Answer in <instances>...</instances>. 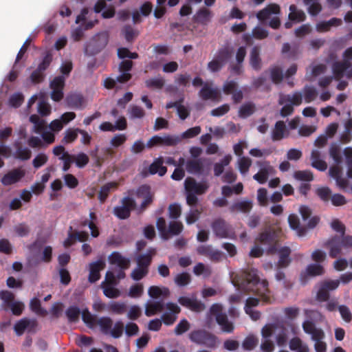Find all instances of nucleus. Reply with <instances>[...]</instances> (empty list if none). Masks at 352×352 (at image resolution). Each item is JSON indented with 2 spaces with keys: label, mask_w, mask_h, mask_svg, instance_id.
<instances>
[{
  "label": "nucleus",
  "mask_w": 352,
  "mask_h": 352,
  "mask_svg": "<svg viewBox=\"0 0 352 352\" xmlns=\"http://www.w3.org/2000/svg\"><path fill=\"white\" fill-rule=\"evenodd\" d=\"M241 276V281L239 286L241 290L258 296L265 304L272 303L268 282L266 280H260L256 269L248 267L242 271Z\"/></svg>",
  "instance_id": "nucleus-1"
},
{
  "label": "nucleus",
  "mask_w": 352,
  "mask_h": 352,
  "mask_svg": "<svg viewBox=\"0 0 352 352\" xmlns=\"http://www.w3.org/2000/svg\"><path fill=\"white\" fill-rule=\"evenodd\" d=\"M190 340L199 345L214 349L217 346V337L213 333L203 329L195 330L189 334Z\"/></svg>",
  "instance_id": "nucleus-2"
},
{
  "label": "nucleus",
  "mask_w": 352,
  "mask_h": 352,
  "mask_svg": "<svg viewBox=\"0 0 352 352\" xmlns=\"http://www.w3.org/2000/svg\"><path fill=\"white\" fill-rule=\"evenodd\" d=\"M223 307L221 305L215 303L210 308L211 315L215 316L217 323L221 327V330L226 333H232L234 327L232 322L229 321L226 313L222 311Z\"/></svg>",
  "instance_id": "nucleus-3"
},
{
  "label": "nucleus",
  "mask_w": 352,
  "mask_h": 352,
  "mask_svg": "<svg viewBox=\"0 0 352 352\" xmlns=\"http://www.w3.org/2000/svg\"><path fill=\"white\" fill-rule=\"evenodd\" d=\"M214 234L219 239H233L235 232L233 228L222 218L214 219L211 223Z\"/></svg>",
  "instance_id": "nucleus-4"
},
{
  "label": "nucleus",
  "mask_w": 352,
  "mask_h": 352,
  "mask_svg": "<svg viewBox=\"0 0 352 352\" xmlns=\"http://www.w3.org/2000/svg\"><path fill=\"white\" fill-rule=\"evenodd\" d=\"M122 206L113 208V214L120 219H128L131 212L136 206L135 200L130 197H125L121 200Z\"/></svg>",
  "instance_id": "nucleus-5"
},
{
  "label": "nucleus",
  "mask_w": 352,
  "mask_h": 352,
  "mask_svg": "<svg viewBox=\"0 0 352 352\" xmlns=\"http://www.w3.org/2000/svg\"><path fill=\"white\" fill-rule=\"evenodd\" d=\"M184 187L186 192L201 195L206 193L209 185L206 181L199 183L194 178L188 177L185 179Z\"/></svg>",
  "instance_id": "nucleus-6"
},
{
  "label": "nucleus",
  "mask_w": 352,
  "mask_h": 352,
  "mask_svg": "<svg viewBox=\"0 0 352 352\" xmlns=\"http://www.w3.org/2000/svg\"><path fill=\"white\" fill-rule=\"evenodd\" d=\"M256 164L260 167V170L253 178L259 184H263L267 181L269 175L275 173L274 168L268 161L257 162Z\"/></svg>",
  "instance_id": "nucleus-7"
},
{
  "label": "nucleus",
  "mask_w": 352,
  "mask_h": 352,
  "mask_svg": "<svg viewBox=\"0 0 352 352\" xmlns=\"http://www.w3.org/2000/svg\"><path fill=\"white\" fill-rule=\"evenodd\" d=\"M324 246L329 250V255L331 258H337L342 254L343 243L341 236L335 235L329 239L324 244Z\"/></svg>",
  "instance_id": "nucleus-8"
},
{
  "label": "nucleus",
  "mask_w": 352,
  "mask_h": 352,
  "mask_svg": "<svg viewBox=\"0 0 352 352\" xmlns=\"http://www.w3.org/2000/svg\"><path fill=\"white\" fill-rule=\"evenodd\" d=\"M324 274L322 265L318 263H312L307 266L306 269L300 273V280L302 285H305L309 277L321 276Z\"/></svg>",
  "instance_id": "nucleus-9"
},
{
  "label": "nucleus",
  "mask_w": 352,
  "mask_h": 352,
  "mask_svg": "<svg viewBox=\"0 0 352 352\" xmlns=\"http://www.w3.org/2000/svg\"><path fill=\"white\" fill-rule=\"evenodd\" d=\"M257 241L263 245H270L267 250L268 253L274 254L277 252V248L275 245L276 236L274 231L270 230H265L259 234Z\"/></svg>",
  "instance_id": "nucleus-10"
},
{
  "label": "nucleus",
  "mask_w": 352,
  "mask_h": 352,
  "mask_svg": "<svg viewBox=\"0 0 352 352\" xmlns=\"http://www.w3.org/2000/svg\"><path fill=\"white\" fill-rule=\"evenodd\" d=\"M166 308L168 311L165 312L162 316V321L166 325H172L177 318V314L181 311L180 307L175 303L168 302L166 305Z\"/></svg>",
  "instance_id": "nucleus-11"
},
{
  "label": "nucleus",
  "mask_w": 352,
  "mask_h": 352,
  "mask_svg": "<svg viewBox=\"0 0 352 352\" xmlns=\"http://www.w3.org/2000/svg\"><path fill=\"white\" fill-rule=\"evenodd\" d=\"M25 175V170L21 168H14L5 174L1 179L4 186H10L19 182Z\"/></svg>",
  "instance_id": "nucleus-12"
},
{
  "label": "nucleus",
  "mask_w": 352,
  "mask_h": 352,
  "mask_svg": "<svg viewBox=\"0 0 352 352\" xmlns=\"http://www.w3.org/2000/svg\"><path fill=\"white\" fill-rule=\"evenodd\" d=\"M106 267L105 261L103 259H99L89 264V274L88 280L91 283H96L100 278V271Z\"/></svg>",
  "instance_id": "nucleus-13"
},
{
  "label": "nucleus",
  "mask_w": 352,
  "mask_h": 352,
  "mask_svg": "<svg viewBox=\"0 0 352 352\" xmlns=\"http://www.w3.org/2000/svg\"><path fill=\"white\" fill-rule=\"evenodd\" d=\"M299 212L303 221H307L308 219H309L307 224V228L314 229L318 224L320 221V217L318 216H314L311 217L312 211L309 206L305 205L300 206L299 208Z\"/></svg>",
  "instance_id": "nucleus-14"
},
{
  "label": "nucleus",
  "mask_w": 352,
  "mask_h": 352,
  "mask_svg": "<svg viewBox=\"0 0 352 352\" xmlns=\"http://www.w3.org/2000/svg\"><path fill=\"white\" fill-rule=\"evenodd\" d=\"M178 302L190 310L196 312H200L206 309L205 305L196 298H190L186 296H181L178 299Z\"/></svg>",
  "instance_id": "nucleus-15"
},
{
  "label": "nucleus",
  "mask_w": 352,
  "mask_h": 352,
  "mask_svg": "<svg viewBox=\"0 0 352 352\" xmlns=\"http://www.w3.org/2000/svg\"><path fill=\"white\" fill-rule=\"evenodd\" d=\"M155 253V248H150L146 254L138 255L136 257L137 267L149 271V266Z\"/></svg>",
  "instance_id": "nucleus-16"
},
{
  "label": "nucleus",
  "mask_w": 352,
  "mask_h": 352,
  "mask_svg": "<svg viewBox=\"0 0 352 352\" xmlns=\"http://www.w3.org/2000/svg\"><path fill=\"white\" fill-rule=\"evenodd\" d=\"M302 101V94L299 91L294 92L292 95L291 94H280L279 96L278 104L283 105L285 103H289L293 107L299 106Z\"/></svg>",
  "instance_id": "nucleus-17"
},
{
  "label": "nucleus",
  "mask_w": 352,
  "mask_h": 352,
  "mask_svg": "<svg viewBox=\"0 0 352 352\" xmlns=\"http://www.w3.org/2000/svg\"><path fill=\"white\" fill-rule=\"evenodd\" d=\"M37 326V322L35 319H29L24 318L19 320L14 327V329L18 336H21L25 330L30 328L34 329Z\"/></svg>",
  "instance_id": "nucleus-18"
},
{
  "label": "nucleus",
  "mask_w": 352,
  "mask_h": 352,
  "mask_svg": "<svg viewBox=\"0 0 352 352\" xmlns=\"http://www.w3.org/2000/svg\"><path fill=\"white\" fill-rule=\"evenodd\" d=\"M109 261L111 265H116L121 270H126L130 266V260L124 257L118 252H113L109 256Z\"/></svg>",
  "instance_id": "nucleus-19"
},
{
  "label": "nucleus",
  "mask_w": 352,
  "mask_h": 352,
  "mask_svg": "<svg viewBox=\"0 0 352 352\" xmlns=\"http://www.w3.org/2000/svg\"><path fill=\"white\" fill-rule=\"evenodd\" d=\"M300 46L297 43L291 45L289 43H285L283 45L281 53L285 58L290 60H296L300 54Z\"/></svg>",
  "instance_id": "nucleus-20"
},
{
  "label": "nucleus",
  "mask_w": 352,
  "mask_h": 352,
  "mask_svg": "<svg viewBox=\"0 0 352 352\" xmlns=\"http://www.w3.org/2000/svg\"><path fill=\"white\" fill-rule=\"evenodd\" d=\"M145 195L144 199L140 205V210L141 212L146 210V208L152 204L153 200V195L150 191V186L147 185H142L138 189V196Z\"/></svg>",
  "instance_id": "nucleus-21"
},
{
  "label": "nucleus",
  "mask_w": 352,
  "mask_h": 352,
  "mask_svg": "<svg viewBox=\"0 0 352 352\" xmlns=\"http://www.w3.org/2000/svg\"><path fill=\"white\" fill-rule=\"evenodd\" d=\"M280 8L276 3H270L256 14L257 19L261 21L267 19L272 14H278Z\"/></svg>",
  "instance_id": "nucleus-22"
},
{
  "label": "nucleus",
  "mask_w": 352,
  "mask_h": 352,
  "mask_svg": "<svg viewBox=\"0 0 352 352\" xmlns=\"http://www.w3.org/2000/svg\"><path fill=\"white\" fill-rule=\"evenodd\" d=\"M302 329L304 331L311 336V338L324 339V331L316 327L315 324L311 320H305L302 323Z\"/></svg>",
  "instance_id": "nucleus-23"
},
{
  "label": "nucleus",
  "mask_w": 352,
  "mask_h": 352,
  "mask_svg": "<svg viewBox=\"0 0 352 352\" xmlns=\"http://www.w3.org/2000/svg\"><path fill=\"white\" fill-rule=\"evenodd\" d=\"M288 134L286 125L282 120L277 121L272 131V140L274 142L280 141Z\"/></svg>",
  "instance_id": "nucleus-24"
},
{
  "label": "nucleus",
  "mask_w": 352,
  "mask_h": 352,
  "mask_svg": "<svg viewBox=\"0 0 352 352\" xmlns=\"http://www.w3.org/2000/svg\"><path fill=\"white\" fill-rule=\"evenodd\" d=\"M288 223L289 227L296 232L298 236H304L307 234V228L300 226V220L296 214H289L288 217Z\"/></svg>",
  "instance_id": "nucleus-25"
},
{
  "label": "nucleus",
  "mask_w": 352,
  "mask_h": 352,
  "mask_svg": "<svg viewBox=\"0 0 352 352\" xmlns=\"http://www.w3.org/2000/svg\"><path fill=\"white\" fill-rule=\"evenodd\" d=\"M279 254V259L277 263V267L278 269L285 268L291 263V258L289 255L291 254V250L289 247H283L278 250Z\"/></svg>",
  "instance_id": "nucleus-26"
},
{
  "label": "nucleus",
  "mask_w": 352,
  "mask_h": 352,
  "mask_svg": "<svg viewBox=\"0 0 352 352\" xmlns=\"http://www.w3.org/2000/svg\"><path fill=\"white\" fill-rule=\"evenodd\" d=\"M212 15L209 9L203 7L197 10L194 16V20L201 25H206L210 21Z\"/></svg>",
  "instance_id": "nucleus-27"
},
{
  "label": "nucleus",
  "mask_w": 352,
  "mask_h": 352,
  "mask_svg": "<svg viewBox=\"0 0 352 352\" xmlns=\"http://www.w3.org/2000/svg\"><path fill=\"white\" fill-rule=\"evenodd\" d=\"M15 148L14 157L22 161L28 160L30 159L32 152L28 147L23 146L22 143L19 141H16L14 144Z\"/></svg>",
  "instance_id": "nucleus-28"
},
{
  "label": "nucleus",
  "mask_w": 352,
  "mask_h": 352,
  "mask_svg": "<svg viewBox=\"0 0 352 352\" xmlns=\"http://www.w3.org/2000/svg\"><path fill=\"white\" fill-rule=\"evenodd\" d=\"M350 67L351 63L347 60L335 62L332 65V70L335 78L338 80L342 78L344 76V72L346 71Z\"/></svg>",
  "instance_id": "nucleus-29"
},
{
  "label": "nucleus",
  "mask_w": 352,
  "mask_h": 352,
  "mask_svg": "<svg viewBox=\"0 0 352 352\" xmlns=\"http://www.w3.org/2000/svg\"><path fill=\"white\" fill-rule=\"evenodd\" d=\"M186 170L190 174H201L204 170L201 159L188 160L186 163Z\"/></svg>",
  "instance_id": "nucleus-30"
},
{
  "label": "nucleus",
  "mask_w": 352,
  "mask_h": 352,
  "mask_svg": "<svg viewBox=\"0 0 352 352\" xmlns=\"http://www.w3.org/2000/svg\"><path fill=\"white\" fill-rule=\"evenodd\" d=\"M162 157L156 158L149 166V173L151 175L158 173L160 176H164L167 172V168L163 166Z\"/></svg>",
  "instance_id": "nucleus-31"
},
{
  "label": "nucleus",
  "mask_w": 352,
  "mask_h": 352,
  "mask_svg": "<svg viewBox=\"0 0 352 352\" xmlns=\"http://www.w3.org/2000/svg\"><path fill=\"white\" fill-rule=\"evenodd\" d=\"M232 48L226 45L218 50L214 58L225 65L232 57Z\"/></svg>",
  "instance_id": "nucleus-32"
},
{
  "label": "nucleus",
  "mask_w": 352,
  "mask_h": 352,
  "mask_svg": "<svg viewBox=\"0 0 352 352\" xmlns=\"http://www.w3.org/2000/svg\"><path fill=\"white\" fill-rule=\"evenodd\" d=\"M252 201L245 200L234 203L230 206L229 210L231 212H241L243 213H248L252 210Z\"/></svg>",
  "instance_id": "nucleus-33"
},
{
  "label": "nucleus",
  "mask_w": 352,
  "mask_h": 352,
  "mask_svg": "<svg viewBox=\"0 0 352 352\" xmlns=\"http://www.w3.org/2000/svg\"><path fill=\"white\" fill-rule=\"evenodd\" d=\"M199 96L204 100H215L219 98V92L217 89H212L207 84L204 85L199 92Z\"/></svg>",
  "instance_id": "nucleus-34"
},
{
  "label": "nucleus",
  "mask_w": 352,
  "mask_h": 352,
  "mask_svg": "<svg viewBox=\"0 0 352 352\" xmlns=\"http://www.w3.org/2000/svg\"><path fill=\"white\" fill-rule=\"evenodd\" d=\"M250 63L251 67L256 71L261 68V58H260V50L257 46L252 47L250 52Z\"/></svg>",
  "instance_id": "nucleus-35"
},
{
  "label": "nucleus",
  "mask_w": 352,
  "mask_h": 352,
  "mask_svg": "<svg viewBox=\"0 0 352 352\" xmlns=\"http://www.w3.org/2000/svg\"><path fill=\"white\" fill-rule=\"evenodd\" d=\"M290 12L288 15L289 21L300 23L302 22L306 19L305 12L301 10H298L296 6L294 4L289 6Z\"/></svg>",
  "instance_id": "nucleus-36"
},
{
  "label": "nucleus",
  "mask_w": 352,
  "mask_h": 352,
  "mask_svg": "<svg viewBox=\"0 0 352 352\" xmlns=\"http://www.w3.org/2000/svg\"><path fill=\"white\" fill-rule=\"evenodd\" d=\"M127 310V305L124 302L111 301L108 303V311L109 313L122 315L126 313Z\"/></svg>",
  "instance_id": "nucleus-37"
},
{
  "label": "nucleus",
  "mask_w": 352,
  "mask_h": 352,
  "mask_svg": "<svg viewBox=\"0 0 352 352\" xmlns=\"http://www.w3.org/2000/svg\"><path fill=\"white\" fill-rule=\"evenodd\" d=\"M164 308V302L162 301H155L153 302H148L146 305L145 315L146 316H152L158 312H161Z\"/></svg>",
  "instance_id": "nucleus-38"
},
{
  "label": "nucleus",
  "mask_w": 352,
  "mask_h": 352,
  "mask_svg": "<svg viewBox=\"0 0 352 352\" xmlns=\"http://www.w3.org/2000/svg\"><path fill=\"white\" fill-rule=\"evenodd\" d=\"M118 183L115 182H109L103 185L98 194V199L101 203H104L109 196L111 190H115L118 188Z\"/></svg>",
  "instance_id": "nucleus-39"
},
{
  "label": "nucleus",
  "mask_w": 352,
  "mask_h": 352,
  "mask_svg": "<svg viewBox=\"0 0 352 352\" xmlns=\"http://www.w3.org/2000/svg\"><path fill=\"white\" fill-rule=\"evenodd\" d=\"M30 121L34 124L33 132L36 133L40 134L47 129L46 122L43 119H41L36 114L31 115L30 116Z\"/></svg>",
  "instance_id": "nucleus-40"
},
{
  "label": "nucleus",
  "mask_w": 352,
  "mask_h": 352,
  "mask_svg": "<svg viewBox=\"0 0 352 352\" xmlns=\"http://www.w3.org/2000/svg\"><path fill=\"white\" fill-rule=\"evenodd\" d=\"M183 229L184 226L181 221H170L166 230V237L165 240L168 239L170 235H179L183 231Z\"/></svg>",
  "instance_id": "nucleus-41"
},
{
  "label": "nucleus",
  "mask_w": 352,
  "mask_h": 352,
  "mask_svg": "<svg viewBox=\"0 0 352 352\" xmlns=\"http://www.w3.org/2000/svg\"><path fill=\"white\" fill-rule=\"evenodd\" d=\"M113 320L109 317H101L97 319L96 326L100 327V331L103 334L109 335L110 329L112 327Z\"/></svg>",
  "instance_id": "nucleus-42"
},
{
  "label": "nucleus",
  "mask_w": 352,
  "mask_h": 352,
  "mask_svg": "<svg viewBox=\"0 0 352 352\" xmlns=\"http://www.w3.org/2000/svg\"><path fill=\"white\" fill-rule=\"evenodd\" d=\"M256 110L255 104L252 102H248L241 106L239 110V116L241 118H246L252 116Z\"/></svg>",
  "instance_id": "nucleus-43"
},
{
  "label": "nucleus",
  "mask_w": 352,
  "mask_h": 352,
  "mask_svg": "<svg viewBox=\"0 0 352 352\" xmlns=\"http://www.w3.org/2000/svg\"><path fill=\"white\" fill-rule=\"evenodd\" d=\"M148 294L153 298H158L161 296H168L169 289L166 287L161 289L158 286H151L148 289Z\"/></svg>",
  "instance_id": "nucleus-44"
},
{
  "label": "nucleus",
  "mask_w": 352,
  "mask_h": 352,
  "mask_svg": "<svg viewBox=\"0 0 352 352\" xmlns=\"http://www.w3.org/2000/svg\"><path fill=\"white\" fill-rule=\"evenodd\" d=\"M318 1V0H303L305 5L309 6L308 12L312 16L318 15L322 10V6Z\"/></svg>",
  "instance_id": "nucleus-45"
},
{
  "label": "nucleus",
  "mask_w": 352,
  "mask_h": 352,
  "mask_svg": "<svg viewBox=\"0 0 352 352\" xmlns=\"http://www.w3.org/2000/svg\"><path fill=\"white\" fill-rule=\"evenodd\" d=\"M30 307L31 310L38 316H45L47 311L41 307V301L37 298H34L30 300Z\"/></svg>",
  "instance_id": "nucleus-46"
},
{
  "label": "nucleus",
  "mask_w": 352,
  "mask_h": 352,
  "mask_svg": "<svg viewBox=\"0 0 352 352\" xmlns=\"http://www.w3.org/2000/svg\"><path fill=\"white\" fill-rule=\"evenodd\" d=\"M252 160L248 157H241L238 161V168L242 175H245L252 166Z\"/></svg>",
  "instance_id": "nucleus-47"
},
{
  "label": "nucleus",
  "mask_w": 352,
  "mask_h": 352,
  "mask_svg": "<svg viewBox=\"0 0 352 352\" xmlns=\"http://www.w3.org/2000/svg\"><path fill=\"white\" fill-rule=\"evenodd\" d=\"M53 60L52 54L47 51L45 53L41 63L38 64L37 69L38 71L45 72L49 68Z\"/></svg>",
  "instance_id": "nucleus-48"
},
{
  "label": "nucleus",
  "mask_w": 352,
  "mask_h": 352,
  "mask_svg": "<svg viewBox=\"0 0 352 352\" xmlns=\"http://www.w3.org/2000/svg\"><path fill=\"white\" fill-rule=\"evenodd\" d=\"M122 33L124 36L125 39L128 42H133L138 36V30L133 29L131 25H126L122 30Z\"/></svg>",
  "instance_id": "nucleus-49"
},
{
  "label": "nucleus",
  "mask_w": 352,
  "mask_h": 352,
  "mask_svg": "<svg viewBox=\"0 0 352 352\" xmlns=\"http://www.w3.org/2000/svg\"><path fill=\"white\" fill-rule=\"evenodd\" d=\"M67 102L70 107L79 109L82 106L84 100L80 95L72 94L67 98Z\"/></svg>",
  "instance_id": "nucleus-50"
},
{
  "label": "nucleus",
  "mask_w": 352,
  "mask_h": 352,
  "mask_svg": "<svg viewBox=\"0 0 352 352\" xmlns=\"http://www.w3.org/2000/svg\"><path fill=\"white\" fill-rule=\"evenodd\" d=\"M82 318L88 327L94 329L96 327L98 318L92 315L87 309L82 311Z\"/></svg>",
  "instance_id": "nucleus-51"
},
{
  "label": "nucleus",
  "mask_w": 352,
  "mask_h": 352,
  "mask_svg": "<svg viewBox=\"0 0 352 352\" xmlns=\"http://www.w3.org/2000/svg\"><path fill=\"white\" fill-rule=\"evenodd\" d=\"M65 314L70 322H75L78 320L80 310L76 306H70L65 311Z\"/></svg>",
  "instance_id": "nucleus-52"
},
{
  "label": "nucleus",
  "mask_w": 352,
  "mask_h": 352,
  "mask_svg": "<svg viewBox=\"0 0 352 352\" xmlns=\"http://www.w3.org/2000/svg\"><path fill=\"white\" fill-rule=\"evenodd\" d=\"M305 100L307 103H309L314 100L318 96L316 89L311 86L306 85L303 89Z\"/></svg>",
  "instance_id": "nucleus-53"
},
{
  "label": "nucleus",
  "mask_w": 352,
  "mask_h": 352,
  "mask_svg": "<svg viewBox=\"0 0 352 352\" xmlns=\"http://www.w3.org/2000/svg\"><path fill=\"white\" fill-rule=\"evenodd\" d=\"M294 177L298 181L311 182L314 179L313 173L310 170H296Z\"/></svg>",
  "instance_id": "nucleus-54"
},
{
  "label": "nucleus",
  "mask_w": 352,
  "mask_h": 352,
  "mask_svg": "<svg viewBox=\"0 0 352 352\" xmlns=\"http://www.w3.org/2000/svg\"><path fill=\"white\" fill-rule=\"evenodd\" d=\"M103 289V293L105 296L109 298H116L120 296V292L118 289L113 287V285H104L101 286Z\"/></svg>",
  "instance_id": "nucleus-55"
},
{
  "label": "nucleus",
  "mask_w": 352,
  "mask_h": 352,
  "mask_svg": "<svg viewBox=\"0 0 352 352\" xmlns=\"http://www.w3.org/2000/svg\"><path fill=\"white\" fill-rule=\"evenodd\" d=\"M124 323L122 321H117L113 328H111L109 335L113 338H119L123 334Z\"/></svg>",
  "instance_id": "nucleus-56"
},
{
  "label": "nucleus",
  "mask_w": 352,
  "mask_h": 352,
  "mask_svg": "<svg viewBox=\"0 0 352 352\" xmlns=\"http://www.w3.org/2000/svg\"><path fill=\"white\" fill-rule=\"evenodd\" d=\"M316 194L324 202H328L331 197V190L329 187H320L316 189Z\"/></svg>",
  "instance_id": "nucleus-57"
},
{
  "label": "nucleus",
  "mask_w": 352,
  "mask_h": 352,
  "mask_svg": "<svg viewBox=\"0 0 352 352\" xmlns=\"http://www.w3.org/2000/svg\"><path fill=\"white\" fill-rule=\"evenodd\" d=\"M270 76L274 83L279 84L282 82L284 77L283 70L278 67H272L270 69Z\"/></svg>",
  "instance_id": "nucleus-58"
},
{
  "label": "nucleus",
  "mask_w": 352,
  "mask_h": 352,
  "mask_svg": "<svg viewBox=\"0 0 352 352\" xmlns=\"http://www.w3.org/2000/svg\"><path fill=\"white\" fill-rule=\"evenodd\" d=\"M190 75L186 74H179L175 76V83L179 87H187L190 84Z\"/></svg>",
  "instance_id": "nucleus-59"
},
{
  "label": "nucleus",
  "mask_w": 352,
  "mask_h": 352,
  "mask_svg": "<svg viewBox=\"0 0 352 352\" xmlns=\"http://www.w3.org/2000/svg\"><path fill=\"white\" fill-rule=\"evenodd\" d=\"M117 54L119 58L124 59L126 58L130 59H136L138 58L139 55L136 52H131L126 47H120L118 49Z\"/></svg>",
  "instance_id": "nucleus-60"
},
{
  "label": "nucleus",
  "mask_w": 352,
  "mask_h": 352,
  "mask_svg": "<svg viewBox=\"0 0 352 352\" xmlns=\"http://www.w3.org/2000/svg\"><path fill=\"white\" fill-rule=\"evenodd\" d=\"M165 83V80L163 78H155L146 80L145 85L148 88H153L160 89H162Z\"/></svg>",
  "instance_id": "nucleus-61"
},
{
  "label": "nucleus",
  "mask_w": 352,
  "mask_h": 352,
  "mask_svg": "<svg viewBox=\"0 0 352 352\" xmlns=\"http://www.w3.org/2000/svg\"><path fill=\"white\" fill-rule=\"evenodd\" d=\"M329 155L333 159L336 163L340 164L342 162L340 148L336 143H333L331 145L329 148Z\"/></svg>",
  "instance_id": "nucleus-62"
},
{
  "label": "nucleus",
  "mask_w": 352,
  "mask_h": 352,
  "mask_svg": "<svg viewBox=\"0 0 352 352\" xmlns=\"http://www.w3.org/2000/svg\"><path fill=\"white\" fill-rule=\"evenodd\" d=\"M144 292V287L141 283H137L131 286L129 291V296L131 298H140Z\"/></svg>",
  "instance_id": "nucleus-63"
},
{
  "label": "nucleus",
  "mask_w": 352,
  "mask_h": 352,
  "mask_svg": "<svg viewBox=\"0 0 352 352\" xmlns=\"http://www.w3.org/2000/svg\"><path fill=\"white\" fill-rule=\"evenodd\" d=\"M201 212L197 208L190 209L186 216V223L189 225L195 223L199 219Z\"/></svg>",
  "instance_id": "nucleus-64"
}]
</instances>
